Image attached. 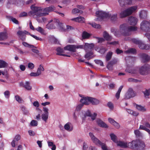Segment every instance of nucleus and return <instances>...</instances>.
I'll use <instances>...</instances> for the list:
<instances>
[{
  "mask_svg": "<svg viewBox=\"0 0 150 150\" xmlns=\"http://www.w3.org/2000/svg\"><path fill=\"white\" fill-rule=\"evenodd\" d=\"M137 29V28L136 26H128L127 24H123L120 26V31L113 28L111 29V31L115 36L118 37L121 34L125 36L129 35L130 34V32L135 31Z\"/></svg>",
  "mask_w": 150,
  "mask_h": 150,
  "instance_id": "nucleus-1",
  "label": "nucleus"
},
{
  "mask_svg": "<svg viewBox=\"0 0 150 150\" xmlns=\"http://www.w3.org/2000/svg\"><path fill=\"white\" fill-rule=\"evenodd\" d=\"M81 96L82 95L80 96L82 98L80 100V102L82 104L79 105L76 107V110L77 111H79L84 105H88L90 103L93 105H96L98 103V100L96 99L90 97H83Z\"/></svg>",
  "mask_w": 150,
  "mask_h": 150,
  "instance_id": "nucleus-2",
  "label": "nucleus"
},
{
  "mask_svg": "<svg viewBox=\"0 0 150 150\" xmlns=\"http://www.w3.org/2000/svg\"><path fill=\"white\" fill-rule=\"evenodd\" d=\"M128 148L138 150H144L145 145L144 142L139 140H134L128 143Z\"/></svg>",
  "mask_w": 150,
  "mask_h": 150,
  "instance_id": "nucleus-3",
  "label": "nucleus"
},
{
  "mask_svg": "<svg viewBox=\"0 0 150 150\" xmlns=\"http://www.w3.org/2000/svg\"><path fill=\"white\" fill-rule=\"evenodd\" d=\"M137 9L136 6H132L122 11L119 15L121 18H125L131 15L133 13L135 12Z\"/></svg>",
  "mask_w": 150,
  "mask_h": 150,
  "instance_id": "nucleus-4",
  "label": "nucleus"
},
{
  "mask_svg": "<svg viewBox=\"0 0 150 150\" xmlns=\"http://www.w3.org/2000/svg\"><path fill=\"white\" fill-rule=\"evenodd\" d=\"M55 9V8L54 6H51L49 7L45 8L43 10V13H38L37 16L40 17L48 15L49 12L54 11Z\"/></svg>",
  "mask_w": 150,
  "mask_h": 150,
  "instance_id": "nucleus-5",
  "label": "nucleus"
},
{
  "mask_svg": "<svg viewBox=\"0 0 150 150\" xmlns=\"http://www.w3.org/2000/svg\"><path fill=\"white\" fill-rule=\"evenodd\" d=\"M140 28L142 31H150V23L146 21H143L140 24Z\"/></svg>",
  "mask_w": 150,
  "mask_h": 150,
  "instance_id": "nucleus-6",
  "label": "nucleus"
},
{
  "mask_svg": "<svg viewBox=\"0 0 150 150\" xmlns=\"http://www.w3.org/2000/svg\"><path fill=\"white\" fill-rule=\"evenodd\" d=\"M89 135L93 142L96 144L101 146L102 149L103 150V143H102L98 139L96 138L93 133L90 132L89 133Z\"/></svg>",
  "mask_w": 150,
  "mask_h": 150,
  "instance_id": "nucleus-7",
  "label": "nucleus"
},
{
  "mask_svg": "<svg viewBox=\"0 0 150 150\" xmlns=\"http://www.w3.org/2000/svg\"><path fill=\"white\" fill-rule=\"evenodd\" d=\"M97 115V114L96 113L94 112L92 114L89 110H88L85 112L83 116L82 117V119L83 120H84L86 119V117H91V119L93 120L96 119Z\"/></svg>",
  "mask_w": 150,
  "mask_h": 150,
  "instance_id": "nucleus-8",
  "label": "nucleus"
},
{
  "mask_svg": "<svg viewBox=\"0 0 150 150\" xmlns=\"http://www.w3.org/2000/svg\"><path fill=\"white\" fill-rule=\"evenodd\" d=\"M32 11L30 12V13L32 15H37L38 13H40L38 12H40L42 11V9L41 7H38L35 6V5H32L30 7Z\"/></svg>",
  "mask_w": 150,
  "mask_h": 150,
  "instance_id": "nucleus-9",
  "label": "nucleus"
},
{
  "mask_svg": "<svg viewBox=\"0 0 150 150\" xmlns=\"http://www.w3.org/2000/svg\"><path fill=\"white\" fill-rule=\"evenodd\" d=\"M136 96V93L132 89L129 88L125 95V98L126 99L133 98Z\"/></svg>",
  "mask_w": 150,
  "mask_h": 150,
  "instance_id": "nucleus-10",
  "label": "nucleus"
},
{
  "mask_svg": "<svg viewBox=\"0 0 150 150\" xmlns=\"http://www.w3.org/2000/svg\"><path fill=\"white\" fill-rule=\"evenodd\" d=\"M149 66L147 64H145L141 67L139 69V72L142 75H145L148 73L149 70Z\"/></svg>",
  "mask_w": 150,
  "mask_h": 150,
  "instance_id": "nucleus-11",
  "label": "nucleus"
},
{
  "mask_svg": "<svg viewBox=\"0 0 150 150\" xmlns=\"http://www.w3.org/2000/svg\"><path fill=\"white\" fill-rule=\"evenodd\" d=\"M111 16V14H110L109 12H104V20L110 19L111 20H114L117 18V14H115Z\"/></svg>",
  "mask_w": 150,
  "mask_h": 150,
  "instance_id": "nucleus-12",
  "label": "nucleus"
},
{
  "mask_svg": "<svg viewBox=\"0 0 150 150\" xmlns=\"http://www.w3.org/2000/svg\"><path fill=\"white\" fill-rule=\"evenodd\" d=\"M30 28L32 30H35L40 32L41 34L43 35H45L47 33L45 32L44 29L41 27L38 26V28H34L32 25V23L30 22L29 23Z\"/></svg>",
  "mask_w": 150,
  "mask_h": 150,
  "instance_id": "nucleus-13",
  "label": "nucleus"
},
{
  "mask_svg": "<svg viewBox=\"0 0 150 150\" xmlns=\"http://www.w3.org/2000/svg\"><path fill=\"white\" fill-rule=\"evenodd\" d=\"M96 16L97 18L95 19V21H101L103 20V12L99 11L96 12Z\"/></svg>",
  "mask_w": 150,
  "mask_h": 150,
  "instance_id": "nucleus-14",
  "label": "nucleus"
},
{
  "mask_svg": "<svg viewBox=\"0 0 150 150\" xmlns=\"http://www.w3.org/2000/svg\"><path fill=\"white\" fill-rule=\"evenodd\" d=\"M94 45L93 43H86L84 45V49L85 50L86 52L88 51L89 50H93L94 47Z\"/></svg>",
  "mask_w": 150,
  "mask_h": 150,
  "instance_id": "nucleus-15",
  "label": "nucleus"
},
{
  "mask_svg": "<svg viewBox=\"0 0 150 150\" xmlns=\"http://www.w3.org/2000/svg\"><path fill=\"white\" fill-rule=\"evenodd\" d=\"M128 21L130 25H134L137 24L138 20L136 17L131 16L129 18Z\"/></svg>",
  "mask_w": 150,
  "mask_h": 150,
  "instance_id": "nucleus-16",
  "label": "nucleus"
},
{
  "mask_svg": "<svg viewBox=\"0 0 150 150\" xmlns=\"http://www.w3.org/2000/svg\"><path fill=\"white\" fill-rule=\"evenodd\" d=\"M117 146L124 148H128V144L123 141L118 140L115 143Z\"/></svg>",
  "mask_w": 150,
  "mask_h": 150,
  "instance_id": "nucleus-17",
  "label": "nucleus"
},
{
  "mask_svg": "<svg viewBox=\"0 0 150 150\" xmlns=\"http://www.w3.org/2000/svg\"><path fill=\"white\" fill-rule=\"evenodd\" d=\"M71 20L74 21L76 22L81 23H84L85 21V18L82 16H79L76 18H74L71 19Z\"/></svg>",
  "mask_w": 150,
  "mask_h": 150,
  "instance_id": "nucleus-18",
  "label": "nucleus"
},
{
  "mask_svg": "<svg viewBox=\"0 0 150 150\" xmlns=\"http://www.w3.org/2000/svg\"><path fill=\"white\" fill-rule=\"evenodd\" d=\"M64 49L73 52H76L75 45H67L64 47Z\"/></svg>",
  "mask_w": 150,
  "mask_h": 150,
  "instance_id": "nucleus-19",
  "label": "nucleus"
},
{
  "mask_svg": "<svg viewBox=\"0 0 150 150\" xmlns=\"http://www.w3.org/2000/svg\"><path fill=\"white\" fill-rule=\"evenodd\" d=\"M117 59H114L109 62L107 65V68L109 70H112L113 69V65L117 63Z\"/></svg>",
  "mask_w": 150,
  "mask_h": 150,
  "instance_id": "nucleus-20",
  "label": "nucleus"
},
{
  "mask_svg": "<svg viewBox=\"0 0 150 150\" xmlns=\"http://www.w3.org/2000/svg\"><path fill=\"white\" fill-rule=\"evenodd\" d=\"M86 52V53L84 57L85 58L87 59L88 60L93 58L95 57V55H93V52L91 51Z\"/></svg>",
  "mask_w": 150,
  "mask_h": 150,
  "instance_id": "nucleus-21",
  "label": "nucleus"
},
{
  "mask_svg": "<svg viewBox=\"0 0 150 150\" xmlns=\"http://www.w3.org/2000/svg\"><path fill=\"white\" fill-rule=\"evenodd\" d=\"M8 34L6 32L0 33V40L4 41L7 39Z\"/></svg>",
  "mask_w": 150,
  "mask_h": 150,
  "instance_id": "nucleus-22",
  "label": "nucleus"
},
{
  "mask_svg": "<svg viewBox=\"0 0 150 150\" xmlns=\"http://www.w3.org/2000/svg\"><path fill=\"white\" fill-rule=\"evenodd\" d=\"M108 120L109 122L114 125L116 128L118 129L119 128L120 126L119 124L114 120L111 118H109Z\"/></svg>",
  "mask_w": 150,
  "mask_h": 150,
  "instance_id": "nucleus-23",
  "label": "nucleus"
},
{
  "mask_svg": "<svg viewBox=\"0 0 150 150\" xmlns=\"http://www.w3.org/2000/svg\"><path fill=\"white\" fill-rule=\"evenodd\" d=\"M147 128L150 129V125L148 123L146 122L144 125H140L139 127V129L144 130L147 132L149 129Z\"/></svg>",
  "mask_w": 150,
  "mask_h": 150,
  "instance_id": "nucleus-24",
  "label": "nucleus"
},
{
  "mask_svg": "<svg viewBox=\"0 0 150 150\" xmlns=\"http://www.w3.org/2000/svg\"><path fill=\"white\" fill-rule=\"evenodd\" d=\"M138 70L137 68H134L127 69V71L129 73L133 74V75H135L138 73Z\"/></svg>",
  "mask_w": 150,
  "mask_h": 150,
  "instance_id": "nucleus-25",
  "label": "nucleus"
},
{
  "mask_svg": "<svg viewBox=\"0 0 150 150\" xmlns=\"http://www.w3.org/2000/svg\"><path fill=\"white\" fill-rule=\"evenodd\" d=\"M141 58H142V61L144 62H147L150 59V57L145 54H142Z\"/></svg>",
  "mask_w": 150,
  "mask_h": 150,
  "instance_id": "nucleus-26",
  "label": "nucleus"
},
{
  "mask_svg": "<svg viewBox=\"0 0 150 150\" xmlns=\"http://www.w3.org/2000/svg\"><path fill=\"white\" fill-rule=\"evenodd\" d=\"M147 12L145 10L141 11L139 13L140 17L142 19H145L147 16Z\"/></svg>",
  "mask_w": 150,
  "mask_h": 150,
  "instance_id": "nucleus-27",
  "label": "nucleus"
},
{
  "mask_svg": "<svg viewBox=\"0 0 150 150\" xmlns=\"http://www.w3.org/2000/svg\"><path fill=\"white\" fill-rule=\"evenodd\" d=\"M103 44L100 45L95 47V50L101 54L103 53Z\"/></svg>",
  "mask_w": 150,
  "mask_h": 150,
  "instance_id": "nucleus-28",
  "label": "nucleus"
},
{
  "mask_svg": "<svg viewBox=\"0 0 150 150\" xmlns=\"http://www.w3.org/2000/svg\"><path fill=\"white\" fill-rule=\"evenodd\" d=\"M104 40L105 39L109 41L112 39V37L105 31H104Z\"/></svg>",
  "mask_w": 150,
  "mask_h": 150,
  "instance_id": "nucleus-29",
  "label": "nucleus"
},
{
  "mask_svg": "<svg viewBox=\"0 0 150 150\" xmlns=\"http://www.w3.org/2000/svg\"><path fill=\"white\" fill-rule=\"evenodd\" d=\"M132 41L134 43L139 45V46L140 44L142 46H144L145 45L141 41L138 40L136 39H132Z\"/></svg>",
  "mask_w": 150,
  "mask_h": 150,
  "instance_id": "nucleus-30",
  "label": "nucleus"
},
{
  "mask_svg": "<svg viewBox=\"0 0 150 150\" xmlns=\"http://www.w3.org/2000/svg\"><path fill=\"white\" fill-rule=\"evenodd\" d=\"M123 87V85L120 86L119 88L117 91L116 93L115 97L117 99H118L120 98V94Z\"/></svg>",
  "mask_w": 150,
  "mask_h": 150,
  "instance_id": "nucleus-31",
  "label": "nucleus"
},
{
  "mask_svg": "<svg viewBox=\"0 0 150 150\" xmlns=\"http://www.w3.org/2000/svg\"><path fill=\"white\" fill-rule=\"evenodd\" d=\"M91 35L89 33L86 31H84L82 34V38L83 39H88L90 36Z\"/></svg>",
  "mask_w": 150,
  "mask_h": 150,
  "instance_id": "nucleus-32",
  "label": "nucleus"
},
{
  "mask_svg": "<svg viewBox=\"0 0 150 150\" xmlns=\"http://www.w3.org/2000/svg\"><path fill=\"white\" fill-rule=\"evenodd\" d=\"M44 71V69L43 67L40 65L37 71L36 72L38 76H39L41 74V71Z\"/></svg>",
  "mask_w": 150,
  "mask_h": 150,
  "instance_id": "nucleus-33",
  "label": "nucleus"
},
{
  "mask_svg": "<svg viewBox=\"0 0 150 150\" xmlns=\"http://www.w3.org/2000/svg\"><path fill=\"white\" fill-rule=\"evenodd\" d=\"M126 110L128 113L134 116H137L138 115V113L137 112H134L129 109H126Z\"/></svg>",
  "mask_w": 150,
  "mask_h": 150,
  "instance_id": "nucleus-34",
  "label": "nucleus"
},
{
  "mask_svg": "<svg viewBox=\"0 0 150 150\" xmlns=\"http://www.w3.org/2000/svg\"><path fill=\"white\" fill-rule=\"evenodd\" d=\"M83 13L82 11L79 9L78 8H75L72 9V13L73 14H76L77 13Z\"/></svg>",
  "mask_w": 150,
  "mask_h": 150,
  "instance_id": "nucleus-35",
  "label": "nucleus"
},
{
  "mask_svg": "<svg viewBox=\"0 0 150 150\" xmlns=\"http://www.w3.org/2000/svg\"><path fill=\"white\" fill-rule=\"evenodd\" d=\"M8 65V64L5 61L0 60V68H5Z\"/></svg>",
  "mask_w": 150,
  "mask_h": 150,
  "instance_id": "nucleus-36",
  "label": "nucleus"
},
{
  "mask_svg": "<svg viewBox=\"0 0 150 150\" xmlns=\"http://www.w3.org/2000/svg\"><path fill=\"white\" fill-rule=\"evenodd\" d=\"M111 140L115 143L117 142L118 139L117 136L113 133L111 134H110Z\"/></svg>",
  "mask_w": 150,
  "mask_h": 150,
  "instance_id": "nucleus-37",
  "label": "nucleus"
},
{
  "mask_svg": "<svg viewBox=\"0 0 150 150\" xmlns=\"http://www.w3.org/2000/svg\"><path fill=\"white\" fill-rule=\"evenodd\" d=\"M124 52L127 54H134L136 52V50L134 48H130L125 51Z\"/></svg>",
  "mask_w": 150,
  "mask_h": 150,
  "instance_id": "nucleus-38",
  "label": "nucleus"
},
{
  "mask_svg": "<svg viewBox=\"0 0 150 150\" xmlns=\"http://www.w3.org/2000/svg\"><path fill=\"white\" fill-rule=\"evenodd\" d=\"M70 124L71 123L70 122H67L64 125V128L65 130L70 131H71L72 130V127L70 129Z\"/></svg>",
  "mask_w": 150,
  "mask_h": 150,
  "instance_id": "nucleus-39",
  "label": "nucleus"
},
{
  "mask_svg": "<svg viewBox=\"0 0 150 150\" xmlns=\"http://www.w3.org/2000/svg\"><path fill=\"white\" fill-rule=\"evenodd\" d=\"M23 86L27 90H31L32 87L30 85V83L29 82L26 81Z\"/></svg>",
  "mask_w": 150,
  "mask_h": 150,
  "instance_id": "nucleus-40",
  "label": "nucleus"
},
{
  "mask_svg": "<svg viewBox=\"0 0 150 150\" xmlns=\"http://www.w3.org/2000/svg\"><path fill=\"white\" fill-rule=\"evenodd\" d=\"M56 51L57 52V54L60 56L62 55V53H63L64 52V50L63 49L61 48L60 47H58L56 49Z\"/></svg>",
  "mask_w": 150,
  "mask_h": 150,
  "instance_id": "nucleus-41",
  "label": "nucleus"
},
{
  "mask_svg": "<svg viewBox=\"0 0 150 150\" xmlns=\"http://www.w3.org/2000/svg\"><path fill=\"white\" fill-rule=\"evenodd\" d=\"M48 145L49 147L52 146L51 148L52 150H55L56 149V146L55 144H54L52 142H47Z\"/></svg>",
  "mask_w": 150,
  "mask_h": 150,
  "instance_id": "nucleus-42",
  "label": "nucleus"
},
{
  "mask_svg": "<svg viewBox=\"0 0 150 150\" xmlns=\"http://www.w3.org/2000/svg\"><path fill=\"white\" fill-rule=\"evenodd\" d=\"M136 108L137 110L140 111H144L146 110V109L141 105H136Z\"/></svg>",
  "mask_w": 150,
  "mask_h": 150,
  "instance_id": "nucleus-43",
  "label": "nucleus"
},
{
  "mask_svg": "<svg viewBox=\"0 0 150 150\" xmlns=\"http://www.w3.org/2000/svg\"><path fill=\"white\" fill-rule=\"evenodd\" d=\"M89 24L95 28L98 29H99L100 28V25L99 24L95 23H89Z\"/></svg>",
  "mask_w": 150,
  "mask_h": 150,
  "instance_id": "nucleus-44",
  "label": "nucleus"
},
{
  "mask_svg": "<svg viewBox=\"0 0 150 150\" xmlns=\"http://www.w3.org/2000/svg\"><path fill=\"white\" fill-rule=\"evenodd\" d=\"M41 117L42 119L45 122H46L48 119V114H42Z\"/></svg>",
  "mask_w": 150,
  "mask_h": 150,
  "instance_id": "nucleus-45",
  "label": "nucleus"
},
{
  "mask_svg": "<svg viewBox=\"0 0 150 150\" xmlns=\"http://www.w3.org/2000/svg\"><path fill=\"white\" fill-rule=\"evenodd\" d=\"M139 47L142 49L148 50L150 49V45H145L144 46H142L141 45V44H140L139 46Z\"/></svg>",
  "mask_w": 150,
  "mask_h": 150,
  "instance_id": "nucleus-46",
  "label": "nucleus"
},
{
  "mask_svg": "<svg viewBox=\"0 0 150 150\" xmlns=\"http://www.w3.org/2000/svg\"><path fill=\"white\" fill-rule=\"evenodd\" d=\"M46 28L49 29H53L55 28V26L53 24L48 23L46 25Z\"/></svg>",
  "mask_w": 150,
  "mask_h": 150,
  "instance_id": "nucleus-47",
  "label": "nucleus"
},
{
  "mask_svg": "<svg viewBox=\"0 0 150 150\" xmlns=\"http://www.w3.org/2000/svg\"><path fill=\"white\" fill-rule=\"evenodd\" d=\"M16 100L19 103H21L22 101H23L21 97L18 95H17L15 96Z\"/></svg>",
  "mask_w": 150,
  "mask_h": 150,
  "instance_id": "nucleus-48",
  "label": "nucleus"
},
{
  "mask_svg": "<svg viewBox=\"0 0 150 150\" xmlns=\"http://www.w3.org/2000/svg\"><path fill=\"white\" fill-rule=\"evenodd\" d=\"M134 132L137 137H140L142 136V133L140 132L138 130H134Z\"/></svg>",
  "mask_w": 150,
  "mask_h": 150,
  "instance_id": "nucleus-49",
  "label": "nucleus"
},
{
  "mask_svg": "<svg viewBox=\"0 0 150 150\" xmlns=\"http://www.w3.org/2000/svg\"><path fill=\"white\" fill-rule=\"evenodd\" d=\"M112 54V53L111 52H109L107 53L106 57L107 61L111 59Z\"/></svg>",
  "mask_w": 150,
  "mask_h": 150,
  "instance_id": "nucleus-50",
  "label": "nucleus"
},
{
  "mask_svg": "<svg viewBox=\"0 0 150 150\" xmlns=\"http://www.w3.org/2000/svg\"><path fill=\"white\" fill-rule=\"evenodd\" d=\"M97 123L99 126L103 127V122L102 120L98 119L97 120Z\"/></svg>",
  "mask_w": 150,
  "mask_h": 150,
  "instance_id": "nucleus-51",
  "label": "nucleus"
},
{
  "mask_svg": "<svg viewBox=\"0 0 150 150\" xmlns=\"http://www.w3.org/2000/svg\"><path fill=\"white\" fill-rule=\"evenodd\" d=\"M118 2L121 6H123L126 4V0H118Z\"/></svg>",
  "mask_w": 150,
  "mask_h": 150,
  "instance_id": "nucleus-52",
  "label": "nucleus"
},
{
  "mask_svg": "<svg viewBox=\"0 0 150 150\" xmlns=\"http://www.w3.org/2000/svg\"><path fill=\"white\" fill-rule=\"evenodd\" d=\"M94 61L96 64L100 65L101 66H103V62L101 60L98 59H95Z\"/></svg>",
  "mask_w": 150,
  "mask_h": 150,
  "instance_id": "nucleus-53",
  "label": "nucleus"
},
{
  "mask_svg": "<svg viewBox=\"0 0 150 150\" xmlns=\"http://www.w3.org/2000/svg\"><path fill=\"white\" fill-rule=\"evenodd\" d=\"M8 17L10 19L13 21V22L17 24H19L18 21L15 18H13L12 17L10 16H9Z\"/></svg>",
  "mask_w": 150,
  "mask_h": 150,
  "instance_id": "nucleus-54",
  "label": "nucleus"
},
{
  "mask_svg": "<svg viewBox=\"0 0 150 150\" xmlns=\"http://www.w3.org/2000/svg\"><path fill=\"white\" fill-rule=\"evenodd\" d=\"M22 44L25 47H28L30 48H33L34 46L33 45H31L25 42H22Z\"/></svg>",
  "mask_w": 150,
  "mask_h": 150,
  "instance_id": "nucleus-55",
  "label": "nucleus"
},
{
  "mask_svg": "<svg viewBox=\"0 0 150 150\" xmlns=\"http://www.w3.org/2000/svg\"><path fill=\"white\" fill-rule=\"evenodd\" d=\"M30 125L32 126H36L38 125V122L36 120H33L31 121Z\"/></svg>",
  "mask_w": 150,
  "mask_h": 150,
  "instance_id": "nucleus-56",
  "label": "nucleus"
},
{
  "mask_svg": "<svg viewBox=\"0 0 150 150\" xmlns=\"http://www.w3.org/2000/svg\"><path fill=\"white\" fill-rule=\"evenodd\" d=\"M94 38L98 40V42L99 43H101L103 42V38H99L97 37H94Z\"/></svg>",
  "mask_w": 150,
  "mask_h": 150,
  "instance_id": "nucleus-57",
  "label": "nucleus"
},
{
  "mask_svg": "<svg viewBox=\"0 0 150 150\" xmlns=\"http://www.w3.org/2000/svg\"><path fill=\"white\" fill-rule=\"evenodd\" d=\"M107 106L111 110H112L114 108V105L111 102H109L107 103Z\"/></svg>",
  "mask_w": 150,
  "mask_h": 150,
  "instance_id": "nucleus-58",
  "label": "nucleus"
},
{
  "mask_svg": "<svg viewBox=\"0 0 150 150\" xmlns=\"http://www.w3.org/2000/svg\"><path fill=\"white\" fill-rule=\"evenodd\" d=\"M4 94L5 97L9 98L10 97V92L8 91H6L4 92Z\"/></svg>",
  "mask_w": 150,
  "mask_h": 150,
  "instance_id": "nucleus-59",
  "label": "nucleus"
},
{
  "mask_svg": "<svg viewBox=\"0 0 150 150\" xmlns=\"http://www.w3.org/2000/svg\"><path fill=\"white\" fill-rule=\"evenodd\" d=\"M29 35L31 36H32L35 39L37 40H39L41 41H42V39L41 38H39L37 36H35L33 35H32V34H29Z\"/></svg>",
  "mask_w": 150,
  "mask_h": 150,
  "instance_id": "nucleus-60",
  "label": "nucleus"
},
{
  "mask_svg": "<svg viewBox=\"0 0 150 150\" xmlns=\"http://www.w3.org/2000/svg\"><path fill=\"white\" fill-rule=\"evenodd\" d=\"M17 33L19 37H20L21 36H22L26 34L24 32L20 30L18 31Z\"/></svg>",
  "mask_w": 150,
  "mask_h": 150,
  "instance_id": "nucleus-61",
  "label": "nucleus"
},
{
  "mask_svg": "<svg viewBox=\"0 0 150 150\" xmlns=\"http://www.w3.org/2000/svg\"><path fill=\"white\" fill-rule=\"evenodd\" d=\"M34 64L30 62L28 64V67L30 69H33L34 67Z\"/></svg>",
  "mask_w": 150,
  "mask_h": 150,
  "instance_id": "nucleus-62",
  "label": "nucleus"
},
{
  "mask_svg": "<svg viewBox=\"0 0 150 150\" xmlns=\"http://www.w3.org/2000/svg\"><path fill=\"white\" fill-rule=\"evenodd\" d=\"M21 137L20 135L17 134L15 136L14 140H15V141H18L21 139Z\"/></svg>",
  "mask_w": 150,
  "mask_h": 150,
  "instance_id": "nucleus-63",
  "label": "nucleus"
},
{
  "mask_svg": "<svg viewBox=\"0 0 150 150\" xmlns=\"http://www.w3.org/2000/svg\"><path fill=\"white\" fill-rule=\"evenodd\" d=\"M144 94L145 96H149L150 95V89L145 91Z\"/></svg>",
  "mask_w": 150,
  "mask_h": 150,
  "instance_id": "nucleus-64",
  "label": "nucleus"
}]
</instances>
